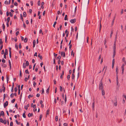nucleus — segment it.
I'll return each mask as SVG.
<instances>
[{
  "label": "nucleus",
  "instance_id": "nucleus-14",
  "mask_svg": "<svg viewBox=\"0 0 126 126\" xmlns=\"http://www.w3.org/2000/svg\"><path fill=\"white\" fill-rule=\"evenodd\" d=\"M29 105L28 104L27 105H25L24 106V108L26 110H27L28 109V107H29Z\"/></svg>",
  "mask_w": 126,
  "mask_h": 126
},
{
  "label": "nucleus",
  "instance_id": "nucleus-61",
  "mask_svg": "<svg viewBox=\"0 0 126 126\" xmlns=\"http://www.w3.org/2000/svg\"><path fill=\"white\" fill-rule=\"evenodd\" d=\"M3 45L2 44L1 46H0V51L2 49V48H3Z\"/></svg>",
  "mask_w": 126,
  "mask_h": 126
},
{
  "label": "nucleus",
  "instance_id": "nucleus-49",
  "mask_svg": "<svg viewBox=\"0 0 126 126\" xmlns=\"http://www.w3.org/2000/svg\"><path fill=\"white\" fill-rule=\"evenodd\" d=\"M60 91H63V88H62V87L61 86H60Z\"/></svg>",
  "mask_w": 126,
  "mask_h": 126
},
{
  "label": "nucleus",
  "instance_id": "nucleus-15",
  "mask_svg": "<svg viewBox=\"0 0 126 126\" xmlns=\"http://www.w3.org/2000/svg\"><path fill=\"white\" fill-rule=\"evenodd\" d=\"M36 43V41L35 40H34L33 41V47H35Z\"/></svg>",
  "mask_w": 126,
  "mask_h": 126
},
{
  "label": "nucleus",
  "instance_id": "nucleus-28",
  "mask_svg": "<svg viewBox=\"0 0 126 126\" xmlns=\"http://www.w3.org/2000/svg\"><path fill=\"white\" fill-rule=\"evenodd\" d=\"M49 110L48 109L47 111V113L46 114V116L49 113Z\"/></svg>",
  "mask_w": 126,
  "mask_h": 126
},
{
  "label": "nucleus",
  "instance_id": "nucleus-50",
  "mask_svg": "<svg viewBox=\"0 0 126 126\" xmlns=\"http://www.w3.org/2000/svg\"><path fill=\"white\" fill-rule=\"evenodd\" d=\"M64 74V71H63L62 72V74L60 76V78H62L63 77V75Z\"/></svg>",
  "mask_w": 126,
  "mask_h": 126
},
{
  "label": "nucleus",
  "instance_id": "nucleus-12",
  "mask_svg": "<svg viewBox=\"0 0 126 126\" xmlns=\"http://www.w3.org/2000/svg\"><path fill=\"white\" fill-rule=\"evenodd\" d=\"M3 68H6L7 67V65L4 63H2L1 64Z\"/></svg>",
  "mask_w": 126,
  "mask_h": 126
},
{
  "label": "nucleus",
  "instance_id": "nucleus-27",
  "mask_svg": "<svg viewBox=\"0 0 126 126\" xmlns=\"http://www.w3.org/2000/svg\"><path fill=\"white\" fill-rule=\"evenodd\" d=\"M4 54H5L7 55L8 54V50L7 49H5V53H4Z\"/></svg>",
  "mask_w": 126,
  "mask_h": 126
},
{
  "label": "nucleus",
  "instance_id": "nucleus-62",
  "mask_svg": "<svg viewBox=\"0 0 126 126\" xmlns=\"http://www.w3.org/2000/svg\"><path fill=\"white\" fill-rule=\"evenodd\" d=\"M19 32L18 31H17L16 33V36H17V35H18V34H19Z\"/></svg>",
  "mask_w": 126,
  "mask_h": 126
},
{
  "label": "nucleus",
  "instance_id": "nucleus-23",
  "mask_svg": "<svg viewBox=\"0 0 126 126\" xmlns=\"http://www.w3.org/2000/svg\"><path fill=\"white\" fill-rule=\"evenodd\" d=\"M2 26L3 28V31H5V26L4 24H3L2 25Z\"/></svg>",
  "mask_w": 126,
  "mask_h": 126
},
{
  "label": "nucleus",
  "instance_id": "nucleus-52",
  "mask_svg": "<svg viewBox=\"0 0 126 126\" xmlns=\"http://www.w3.org/2000/svg\"><path fill=\"white\" fill-rule=\"evenodd\" d=\"M38 5L39 6H40V0H39L38 2L37 3Z\"/></svg>",
  "mask_w": 126,
  "mask_h": 126
},
{
  "label": "nucleus",
  "instance_id": "nucleus-60",
  "mask_svg": "<svg viewBox=\"0 0 126 126\" xmlns=\"http://www.w3.org/2000/svg\"><path fill=\"white\" fill-rule=\"evenodd\" d=\"M114 20H113L112 21V23H111V25L112 26H113V25L114 24Z\"/></svg>",
  "mask_w": 126,
  "mask_h": 126
},
{
  "label": "nucleus",
  "instance_id": "nucleus-17",
  "mask_svg": "<svg viewBox=\"0 0 126 126\" xmlns=\"http://www.w3.org/2000/svg\"><path fill=\"white\" fill-rule=\"evenodd\" d=\"M101 90L102 91V95H104L105 94V93L104 91V89Z\"/></svg>",
  "mask_w": 126,
  "mask_h": 126
},
{
  "label": "nucleus",
  "instance_id": "nucleus-6",
  "mask_svg": "<svg viewBox=\"0 0 126 126\" xmlns=\"http://www.w3.org/2000/svg\"><path fill=\"white\" fill-rule=\"evenodd\" d=\"M76 21V19H71L70 20V22L71 23H75Z\"/></svg>",
  "mask_w": 126,
  "mask_h": 126
},
{
  "label": "nucleus",
  "instance_id": "nucleus-21",
  "mask_svg": "<svg viewBox=\"0 0 126 126\" xmlns=\"http://www.w3.org/2000/svg\"><path fill=\"white\" fill-rule=\"evenodd\" d=\"M32 115L33 114L32 113H29L28 115V116L29 117H30L31 116H32Z\"/></svg>",
  "mask_w": 126,
  "mask_h": 126
},
{
  "label": "nucleus",
  "instance_id": "nucleus-2",
  "mask_svg": "<svg viewBox=\"0 0 126 126\" xmlns=\"http://www.w3.org/2000/svg\"><path fill=\"white\" fill-rule=\"evenodd\" d=\"M111 102L115 106H117V101L116 97L115 98L114 101L113 100H112Z\"/></svg>",
  "mask_w": 126,
  "mask_h": 126
},
{
  "label": "nucleus",
  "instance_id": "nucleus-44",
  "mask_svg": "<svg viewBox=\"0 0 126 126\" xmlns=\"http://www.w3.org/2000/svg\"><path fill=\"white\" fill-rule=\"evenodd\" d=\"M13 123L12 122H11L10 124V126H13Z\"/></svg>",
  "mask_w": 126,
  "mask_h": 126
},
{
  "label": "nucleus",
  "instance_id": "nucleus-19",
  "mask_svg": "<svg viewBox=\"0 0 126 126\" xmlns=\"http://www.w3.org/2000/svg\"><path fill=\"white\" fill-rule=\"evenodd\" d=\"M49 87L46 90L47 93V94H48L49 92Z\"/></svg>",
  "mask_w": 126,
  "mask_h": 126
},
{
  "label": "nucleus",
  "instance_id": "nucleus-56",
  "mask_svg": "<svg viewBox=\"0 0 126 126\" xmlns=\"http://www.w3.org/2000/svg\"><path fill=\"white\" fill-rule=\"evenodd\" d=\"M9 14H10V16H11L12 17L13 16V15L12 14L11 12H9Z\"/></svg>",
  "mask_w": 126,
  "mask_h": 126
},
{
  "label": "nucleus",
  "instance_id": "nucleus-46",
  "mask_svg": "<svg viewBox=\"0 0 126 126\" xmlns=\"http://www.w3.org/2000/svg\"><path fill=\"white\" fill-rule=\"evenodd\" d=\"M2 88H3V92H4L5 91V87H4V86H3Z\"/></svg>",
  "mask_w": 126,
  "mask_h": 126
},
{
  "label": "nucleus",
  "instance_id": "nucleus-22",
  "mask_svg": "<svg viewBox=\"0 0 126 126\" xmlns=\"http://www.w3.org/2000/svg\"><path fill=\"white\" fill-rule=\"evenodd\" d=\"M117 32L116 33V35H115V40L114 41V42H116V40L117 38Z\"/></svg>",
  "mask_w": 126,
  "mask_h": 126
},
{
  "label": "nucleus",
  "instance_id": "nucleus-36",
  "mask_svg": "<svg viewBox=\"0 0 126 126\" xmlns=\"http://www.w3.org/2000/svg\"><path fill=\"white\" fill-rule=\"evenodd\" d=\"M56 23H57V22L56 21H55L54 22V24L53 25V27L54 28L55 27V25L56 24Z\"/></svg>",
  "mask_w": 126,
  "mask_h": 126
},
{
  "label": "nucleus",
  "instance_id": "nucleus-13",
  "mask_svg": "<svg viewBox=\"0 0 126 126\" xmlns=\"http://www.w3.org/2000/svg\"><path fill=\"white\" fill-rule=\"evenodd\" d=\"M116 54V50H113V54L112 55V57L114 58V57Z\"/></svg>",
  "mask_w": 126,
  "mask_h": 126
},
{
  "label": "nucleus",
  "instance_id": "nucleus-37",
  "mask_svg": "<svg viewBox=\"0 0 126 126\" xmlns=\"http://www.w3.org/2000/svg\"><path fill=\"white\" fill-rule=\"evenodd\" d=\"M3 42L2 41V39H0V45L2 44Z\"/></svg>",
  "mask_w": 126,
  "mask_h": 126
},
{
  "label": "nucleus",
  "instance_id": "nucleus-45",
  "mask_svg": "<svg viewBox=\"0 0 126 126\" xmlns=\"http://www.w3.org/2000/svg\"><path fill=\"white\" fill-rule=\"evenodd\" d=\"M4 3L5 4H8V1L6 0L4 2Z\"/></svg>",
  "mask_w": 126,
  "mask_h": 126
},
{
  "label": "nucleus",
  "instance_id": "nucleus-35",
  "mask_svg": "<svg viewBox=\"0 0 126 126\" xmlns=\"http://www.w3.org/2000/svg\"><path fill=\"white\" fill-rule=\"evenodd\" d=\"M58 116H56V117H55V121H56V122H57L58 121Z\"/></svg>",
  "mask_w": 126,
  "mask_h": 126
},
{
  "label": "nucleus",
  "instance_id": "nucleus-43",
  "mask_svg": "<svg viewBox=\"0 0 126 126\" xmlns=\"http://www.w3.org/2000/svg\"><path fill=\"white\" fill-rule=\"evenodd\" d=\"M42 116L41 114L40 115V117H39V120L40 121H41V119H42Z\"/></svg>",
  "mask_w": 126,
  "mask_h": 126
},
{
  "label": "nucleus",
  "instance_id": "nucleus-1",
  "mask_svg": "<svg viewBox=\"0 0 126 126\" xmlns=\"http://www.w3.org/2000/svg\"><path fill=\"white\" fill-rule=\"evenodd\" d=\"M99 90L104 89L103 84H102V79H101L100 81L99 86Z\"/></svg>",
  "mask_w": 126,
  "mask_h": 126
},
{
  "label": "nucleus",
  "instance_id": "nucleus-47",
  "mask_svg": "<svg viewBox=\"0 0 126 126\" xmlns=\"http://www.w3.org/2000/svg\"><path fill=\"white\" fill-rule=\"evenodd\" d=\"M44 91L43 88L42 89V92L41 94H43L44 93Z\"/></svg>",
  "mask_w": 126,
  "mask_h": 126
},
{
  "label": "nucleus",
  "instance_id": "nucleus-25",
  "mask_svg": "<svg viewBox=\"0 0 126 126\" xmlns=\"http://www.w3.org/2000/svg\"><path fill=\"white\" fill-rule=\"evenodd\" d=\"M20 18L22 20V21H23V17L22 16V14H20Z\"/></svg>",
  "mask_w": 126,
  "mask_h": 126
},
{
  "label": "nucleus",
  "instance_id": "nucleus-33",
  "mask_svg": "<svg viewBox=\"0 0 126 126\" xmlns=\"http://www.w3.org/2000/svg\"><path fill=\"white\" fill-rule=\"evenodd\" d=\"M61 57L60 56H59L56 59L57 60H58V59L59 60H60L61 59Z\"/></svg>",
  "mask_w": 126,
  "mask_h": 126
},
{
  "label": "nucleus",
  "instance_id": "nucleus-55",
  "mask_svg": "<svg viewBox=\"0 0 126 126\" xmlns=\"http://www.w3.org/2000/svg\"><path fill=\"white\" fill-rule=\"evenodd\" d=\"M17 87H15L14 89V90L15 92H16L17 91Z\"/></svg>",
  "mask_w": 126,
  "mask_h": 126
},
{
  "label": "nucleus",
  "instance_id": "nucleus-42",
  "mask_svg": "<svg viewBox=\"0 0 126 126\" xmlns=\"http://www.w3.org/2000/svg\"><path fill=\"white\" fill-rule=\"evenodd\" d=\"M10 19V17H8L7 18V22H9Z\"/></svg>",
  "mask_w": 126,
  "mask_h": 126
},
{
  "label": "nucleus",
  "instance_id": "nucleus-53",
  "mask_svg": "<svg viewBox=\"0 0 126 126\" xmlns=\"http://www.w3.org/2000/svg\"><path fill=\"white\" fill-rule=\"evenodd\" d=\"M74 54L75 53L74 52L73 53V51H72L71 52V54L72 55H73V56L74 57Z\"/></svg>",
  "mask_w": 126,
  "mask_h": 126
},
{
  "label": "nucleus",
  "instance_id": "nucleus-58",
  "mask_svg": "<svg viewBox=\"0 0 126 126\" xmlns=\"http://www.w3.org/2000/svg\"><path fill=\"white\" fill-rule=\"evenodd\" d=\"M14 96V94H13V93H12L10 95V97H13Z\"/></svg>",
  "mask_w": 126,
  "mask_h": 126
},
{
  "label": "nucleus",
  "instance_id": "nucleus-64",
  "mask_svg": "<svg viewBox=\"0 0 126 126\" xmlns=\"http://www.w3.org/2000/svg\"><path fill=\"white\" fill-rule=\"evenodd\" d=\"M30 3H31V6H32L33 5V2L32 1H30Z\"/></svg>",
  "mask_w": 126,
  "mask_h": 126
},
{
  "label": "nucleus",
  "instance_id": "nucleus-30",
  "mask_svg": "<svg viewBox=\"0 0 126 126\" xmlns=\"http://www.w3.org/2000/svg\"><path fill=\"white\" fill-rule=\"evenodd\" d=\"M23 116L24 118H26V114H25V112L23 114Z\"/></svg>",
  "mask_w": 126,
  "mask_h": 126
},
{
  "label": "nucleus",
  "instance_id": "nucleus-41",
  "mask_svg": "<svg viewBox=\"0 0 126 126\" xmlns=\"http://www.w3.org/2000/svg\"><path fill=\"white\" fill-rule=\"evenodd\" d=\"M94 103H95L94 102H93V106H92L93 108V109L94 110Z\"/></svg>",
  "mask_w": 126,
  "mask_h": 126
},
{
  "label": "nucleus",
  "instance_id": "nucleus-34",
  "mask_svg": "<svg viewBox=\"0 0 126 126\" xmlns=\"http://www.w3.org/2000/svg\"><path fill=\"white\" fill-rule=\"evenodd\" d=\"M75 78V75L74 74H72V79H74Z\"/></svg>",
  "mask_w": 126,
  "mask_h": 126
},
{
  "label": "nucleus",
  "instance_id": "nucleus-51",
  "mask_svg": "<svg viewBox=\"0 0 126 126\" xmlns=\"http://www.w3.org/2000/svg\"><path fill=\"white\" fill-rule=\"evenodd\" d=\"M20 73H19V76L20 77H22V74H21V72L20 70Z\"/></svg>",
  "mask_w": 126,
  "mask_h": 126
},
{
  "label": "nucleus",
  "instance_id": "nucleus-24",
  "mask_svg": "<svg viewBox=\"0 0 126 126\" xmlns=\"http://www.w3.org/2000/svg\"><path fill=\"white\" fill-rule=\"evenodd\" d=\"M1 115L2 116H3L4 115V112L3 111H2L1 112Z\"/></svg>",
  "mask_w": 126,
  "mask_h": 126
},
{
  "label": "nucleus",
  "instance_id": "nucleus-18",
  "mask_svg": "<svg viewBox=\"0 0 126 126\" xmlns=\"http://www.w3.org/2000/svg\"><path fill=\"white\" fill-rule=\"evenodd\" d=\"M14 82H13L12 83V87L11 89V91L12 92H13V88H14Z\"/></svg>",
  "mask_w": 126,
  "mask_h": 126
},
{
  "label": "nucleus",
  "instance_id": "nucleus-8",
  "mask_svg": "<svg viewBox=\"0 0 126 126\" xmlns=\"http://www.w3.org/2000/svg\"><path fill=\"white\" fill-rule=\"evenodd\" d=\"M116 42H114V43L113 50H116Z\"/></svg>",
  "mask_w": 126,
  "mask_h": 126
},
{
  "label": "nucleus",
  "instance_id": "nucleus-20",
  "mask_svg": "<svg viewBox=\"0 0 126 126\" xmlns=\"http://www.w3.org/2000/svg\"><path fill=\"white\" fill-rule=\"evenodd\" d=\"M105 68V72H104V74H105V72L106 71V70H107V66H104V68L103 69V71L104 70V69Z\"/></svg>",
  "mask_w": 126,
  "mask_h": 126
},
{
  "label": "nucleus",
  "instance_id": "nucleus-11",
  "mask_svg": "<svg viewBox=\"0 0 126 126\" xmlns=\"http://www.w3.org/2000/svg\"><path fill=\"white\" fill-rule=\"evenodd\" d=\"M116 71L117 75L118 74L119 71V68L118 66H117L116 69Z\"/></svg>",
  "mask_w": 126,
  "mask_h": 126
},
{
  "label": "nucleus",
  "instance_id": "nucleus-38",
  "mask_svg": "<svg viewBox=\"0 0 126 126\" xmlns=\"http://www.w3.org/2000/svg\"><path fill=\"white\" fill-rule=\"evenodd\" d=\"M25 72L26 74H29V72L28 71V69H27L25 70Z\"/></svg>",
  "mask_w": 126,
  "mask_h": 126
},
{
  "label": "nucleus",
  "instance_id": "nucleus-9",
  "mask_svg": "<svg viewBox=\"0 0 126 126\" xmlns=\"http://www.w3.org/2000/svg\"><path fill=\"white\" fill-rule=\"evenodd\" d=\"M61 53L62 56H63V57H65V54L64 52H62Z\"/></svg>",
  "mask_w": 126,
  "mask_h": 126
},
{
  "label": "nucleus",
  "instance_id": "nucleus-26",
  "mask_svg": "<svg viewBox=\"0 0 126 126\" xmlns=\"http://www.w3.org/2000/svg\"><path fill=\"white\" fill-rule=\"evenodd\" d=\"M23 16L24 17H26V16L27 15H26V12H24L23 13Z\"/></svg>",
  "mask_w": 126,
  "mask_h": 126
},
{
  "label": "nucleus",
  "instance_id": "nucleus-3",
  "mask_svg": "<svg viewBox=\"0 0 126 126\" xmlns=\"http://www.w3.org/2000/svg\"><path fill=\"white\" fill-rule=\"evenodd\" d=\"M29 62L28 61H27L26 62V63L25 64L24 63H23V68H26V66H28L29 65Z\"/></svg>",
  "mask_w": 126,
  "mask_h": 126
},
{
  "label": "nucleus",
  "instance_id": "nucleus-4",
  "mask_svg": "<svg viewBox=\"0 0 126 126\" xmlns=\"http://www.w3.org/2000/svg\"><path fill=\"white\" fill-rule=\"evenodd\" d=\"M116 83H117V89L118 90L120 86V84L119 83L118 79H117Z\"/></svg>",
  "mask_w": 126,
  "mask_h": 126
},
{
  "label": "nucleus",
  "instance_id": "nucleus-31",
  "mask_svg": "<svg viewBox=\"0 0 126 126\" xmlns=\"http://www.w3.org/2000/svg\"><path fill=\"white\" fill-rule=\"evenodd\" d=\"M67 15H66L65 16V17L64 18V20H66L67 19Z\"/></svg>",
  "mask_w": 126,
  "mask_h": 126
},
{
  "label": "nucleus",
  "instance_id": "nucleus-16",
  "mask_svg": "<svg viewBox=\"0 0 126 126\" xmlns=\"http://www.w3.org/2000/svg\"><path fill=\"white\" fill-rule=\"evenodd\" d=\"M122 61L126 65V62L125 60V58L123 57L122 59Z\"/></svg>",
  "mask_w": 126,
  "mask_h": 126
},
{
  "label": "nucleus",
  "instance_id": "nucleus-63",
  "mask_svg": "<svg viewBox=\"0 0 126 126\" xmlns=\"http://www.w3.org/2000/svg\"><path fill=\"white\" fill-rule=\"evenodd\" d=\"M4 54V50H2L1 52V54Z\"/></svg>",
  "mask_w": 126,
  "mask_h": 126
},
{
  "label": "nucleus",
  "instance_id": "nucleus-39",
  "mask_svg": "<svg viewBox=\"0 0 126 126\" xmlns=\"http://www.w3.org/2000/svg\"><path fill=\"white\" fill-rule=\"evenodd\" d=\"M27 37H26L24 39V41L25 42H27Z\"/></svg>",
  "mask_w": 126,
  "mask_h": 126
},
{
  "label": "nucleus",
  "instance_id": "nucleus-32",
  "mask_svg": "<svg viewBox=\"0 0 126 126\" xmlns=\"http://www.w3.org/2000/svg\"><path fill=\"white\" fill-rule=\"evenodd\" d=\"M15 121L16 124H20V122H18V121L17 120H15Z\"/></svg>",
  "mask_w": 126,
  "mask_h": 126
},
{
  "label": "nucleus",
  "instance_id": "nucleus-7",
  "mask_svg": "<svg viewBox=\"0 0 126 126\" xmlns=\"http://www.w3.org/2000/svg\"><path fill=\"white\" fill-rule=\"evenodd\" d=\"M8 105V101H6L5 103H4L3 105L4 108H5Z\"/></svg>",
  "mask_w": 126,
  "mask_h": 126
},
{
  "label": "nucleus",
  "instance_id": "nucleus-10",
  "mask_svg": "<svg viewBox=\"0 0 126 126\" xmlns=\"http://www.w3.org/2000/svg\"><path fill=\"white\" fill-rule=\"evenodd\" d=\"M65 33L66 34V36L67 37L68 36V34L69 32L67 31V30H66L65 31Z\"/></svg>",
  "mask_w": 126,
  "mask_h": 126
},
{
  "label": "nucleus",
  "instance_id": "nucleus-5",
  "mask_svg": "<svg viewBox=\"0 0 126 126\" xmlns=\"http://www.w3.org/2000/svg\"><path fill=\"white\" fill-rule=\"evenodd\" d=\"M125 66V65L124 64H123L121 66V68L122 69V74H123L124 73V66Z\"/></svg>",
  "mask_w": 126,
  "mask_h": 126
},
{
  "label": "nucleus",
  "instance_id": "nucleus-54",
  "mask_svg": "<svg viewBox=\"0 0 126 126\" xmlns=\"http://www.w3.org/2000/svg\"><path fill=\"white\" fill-rule=\"evenodd\" d=\"M15 99H13L11 101V102L12 103H14V102H15Z\"/></svg>",
  "mask_w": 126,
  "mask_h": 126
},
{
  "label": "nucleus",
  "instance_id": "nucleus-40",
  "mask_svg": "<svg viewBox=\"0 0 126 126\" xmlns=\"http://www.w3.org/2000/svg\"><path fill=\"white\" fill-rule=\"evenodd\" d=\"M33 96V95H30L28 96V98H30L31 97H32Z\"/></svg>",
  "mask_w": 126,
  "mask_h": 126
},
{
  "label": "nucleus",
  "instance_id": "nucleus-59",
  "mask_svg": "<svg viewBox=\"0 0 126 126\" xmlns=\"http://www.w3.org/2000/svg\"><path fill=\"white\" fill-rule=\"evenodd\" d=\"M2 62L3 63H5L6 62L5 60L4 59H3L2 60Z\"/></svg>",
  "mask_w": 126,
  "mask_h": 126
},
{
  "label": "nucleus",
  "instance_id": "nucleus-48",
  "mask_svg": "<svg viewBox=\"0 0 126 126\" xmlns=\"http://www.w3.org/2000/svg\"><path fill=\"white\" fill-rule=\"evenodd\" d=\"M0 122L2 123H3V121L2 118L0 119Z\"/></svg>",
  "mask_w": 126,
  "mask_h": 126
},
{
  "label": "nucleus",
  "instance_id": "nucleus-57",
  "mask_svg": "<svg viewBox=\"0 0 126 126\" xmlns=\"http://www.w3.org/2000/svg\"><path fill=\"white\" fill-rule=\"evenodd\" d=\"M14 5L16 6H17L18 5V4L16 2H15L14 3Z\"/></svg>",
  "mask_w": 126,
  "mask_h": 126
},
{
  "label": "nucleus",
  "instance_id": "nucleus-29",
  "mask_svg": "<svg viewBox=\"0 0 126 126\" xmlns=\"http://www.w3.org/2000/svg\"><path fill=\"white\" fill-rule=\"evenodd\" d=\"M38 57L40 58L41 59H42V56H41L40 54H39L38 55Z\"/></svg>",
  "mask_w": 126,
  "mask_h": 126
}]
</instances>
